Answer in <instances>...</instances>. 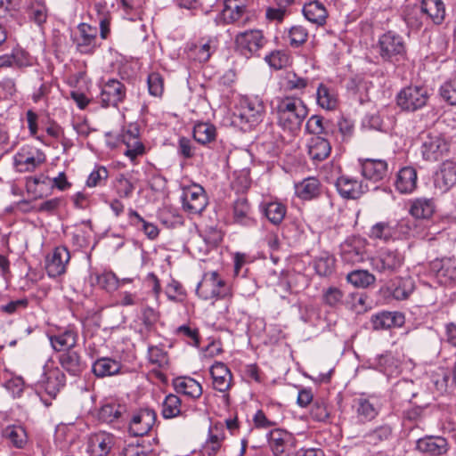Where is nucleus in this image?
<instances>
[{"label": "nucleus", "instance_id": "39448f33", "mask_svg": "<svg viewBox=\"0 0 456 456\" xmlns=\"http://www.w3.org/2000/svg\"><path fill=\"white\" fill-rule=\"evenodd\" d=\"M231 296V288L217 270L203 273L201 277V298L221 299Z\"/></svg>", "mask_w": 456, "mask_h": 456}, {"label": "nucleus", "instance_id": "2eb2a0df", "mask_svg": "<svg viewBox=\"0 0 456 456\" xmlns=\"http://www.w3.org/2000/svg\"><path fill=\"white\" fill-rule=\"evenodd\" d=\"M70 259L69 251L66 247H56L46 257L45 270L50 277H57L66 272V265Z\"/></svg>", "mask_w": 456, "mask_h": 456}, {"label": "nucleus", "instance_id": "6e6552de", "mask_svg": "<svg viewBox=\"0 0 456 456\" xmlns=\"http://www.w3.org/2000/svg\"><path fill=\"white\" fill-rule=\"evenodd\" d=\"M78 35L73 37L76 49L82 54L92 55L100 47L98 28L87 23H80L77 26Z\"/></svg>", "mask_w": 456, "mask_h": 456}, {"label": "nucleus", "instance_id": "4be33fe9", "mask_svg": "<svg viewBox=\"0 0 456 456\" xmlns=\"http://www.w3.org/2000/svg\"><path fill=\"white\" fill-rule=\"evenodd\" d=\"M405 322L404 314L401 312L382 311L370 318L372 329L375 330L402 327Z\"/></svg>", "mask_w": 456, "mask_h": 456}, {"label": "nucleus", "instance_id": "4468645a", "mask_svg": "<svg viewBox=\"0 0 456 456\" xmlns=\"http://www.w3.org/2000/svg\"><path fill=\"white\" fill-rule=\"evenodd\" d=\"M362 176L374 183L383 181L388 174V165L385 159H360Z\"/></svg>", "mask_w": 456, "mask_h": 456}, {"label": "nucleus", "instance_id": "4c0bfd02", "mask_svg": "<svg viewBox=\"0 0 456 456\" xmlns=\"http://www.w3.org/2000/svg\"><path fill=\"white\" fill-rule=\"evenodd\" d=\"M3 437L12 446L21 449L28 443V435L20 425H8L3 429Z\"/></svg>", "mask_w": 456, "mask_h": 456}, {"label": "nucleus", "instance_id": "c03bdc74", "mask_svg": "<svg viewBox=\"0 0 456 456\" xmlns=\"http://www.w3.org/2000/svg\"><path fill=\"white\" fill-rule=\"evenodd\" d=\"M435 211V203L431 199L420 198L415 200L411 206L410 213L415 218L428 219Z\"/></svg>", "mask_w": 456, "mask_h": 456}, {"label": "nucleus", "instance_id": "b1692460", "mask_svg": "<svg viewBox=\"0 0 456 456\" xmlns=\"http://www.w3.org/2000/svg\"><path fill=\"white\" fill-rule=\"evenodd\" d=\"M269 447L274 456H281L289 444L293 445L295 438L293 435L285 429L274 428L267 435Z\"/></svg>", "mask_w": 456, "mask_h": 456}, {"label": "nucleus", "instance_id": "72a5a7b5", "mask_svg": "<svg viewBox=\"0 0 456 456\" xmlns=\"http://www.w3.org/2000/svg\"><path fill=\"white\" fill-rule=\"evenodd\" d=\"M316 102L318 106L323 110H336L338 104V98L336 90L323 83H321L316 90Z\"/></svg>", "mask_w": 456, "mask_h": 456}, {"label": "nucleus", "instance_id": "de8ad7c7", "mask_svg": "<svg viewBox=\"0 0 456 456\" xmlns=\"http://www.w3.org/2000/svg\"><path fill=\"white\" fill-rule=\"evenodd\" d=\"M335 268V258L328 254L323 253L314 259V269L318 275L322 277L330 276Z\"/></svg>", "mask_w": 456, "mask_h": 456}, {"label": "nucleus", "instance_id": "774afa93", "mask_svg": "<svg viewBox=\"0 0 456 456\" xmlns=\"http://www.w3.org/2000/svg\"><path fill=\"white\" fill-rule=\"evenodd\" d=\"M149 93L153 96H161L164 91L163 78L160 74L152 72L147 78Z\"/></svg>", "mask_w": 456, "mask_h": 456}, {"label": "nucleus", "instance_id": "f3484780", "mask_svg": "<svg viewBox=\"0 0 456 456\" xmlns=\"http://www.w3.org/2000/svg\"><path fill=\"white\" fill-rule=\"evenodd\" d=\"M354 402L357 405V417L362 421H371L379 415L380 403L378 395L362 394Z\"/></svg>", "mask_w": 456, "mask_h": 456}, {"label": "nucleus", "instance_id": "e2e57ef3", "mask_svg": "<svg viewBox=\"0 0 456 456\" xmlns=\"http://www.w3.org/2000/svg\"><path fill=\"white\" fill-rule=\"evenodd\" d=\"M344 293L337 287H330L324 292L322 296L323 302L330 306L337 307L343 303Z\"/></svg>", "mask_w": 456, "mask_h": 456}, {"label": "nucleus", "instance_id": "3c124183", "mask_svg": "<svg viewBox=\"0 0 456 456\" xmlns=\"http://www.w3.org/2000/svg\"><path fill=\"white\" fill-rule=\"evenodd\" d=\"M181 400L173 394L166 396L162 403L161 414L164 419H172L178 416L181 412Z\"/></svg>", "mask_w": 456, "mask_h": 456}, {"label": "nucleus", "instance_id": "473e14b6", "mask_svg": "<svg viewBox=\"0 0 456 456\" xmlns=\"http://www.w3.org/2000/svg\"><path fill=\"white\" fill-rule=\"evenodd\" d=\"M331 151L330 142L322 136L312 137L308 143V154L315 162L326 159Z\"/></svg>", "mask_w": 456, "mask_h": 456}, {"label": "nucleus", "instance_id": "0eeeda50", "mask_svg": "<svg viewBox=\"0 0 456 456\" xmlns=\"http://www.w3.org/2000/svg\"><path fill=\"white\" fill-rule=\"evenodd\" d=\"M420 151L424 160L438 161L449 151V142L444 134L429 132L422 137Z\"/></svg>", "mask_w": 456, "mask_h": 456}, {"label": "nucleus", "instance_id": "e433bc0d", "mask_svg": "<svg viewBox=\"0 0 456 456\" xmlns=\"http://www.w3.org/2000/svg\"><path fill=\"white\" fill-rule=\"evenodd\" d=\"M121 366L120 362L115 359L110 357H102L93 363L92 371L96 377L104 378L118 374Z\"/></svg>", "mask_w": 456, "mask_h": 456}, {"label": "nucleus", "instance_id": "412c9836", "mask_svg": "<svg viewBox=\"0 0 456 456\" xmlns=\"http://www.w3.org/2000/svg\"><path fill=\"white\" fill-rule=\"evenodd\" d=\"M416 449L428 456H441L449 450L447 440L439 436H426L416 442Z\"/></svg>", "mask_w": 456, "mask_h": 456}, {"label": "nucleus", "instance_id": "680f3d73", "mask_svg": "<svg viewBox=\"0 0 456 456\" xmlns=\"http://www.w3.org/2000/svg\"><path fill=\"white\" fill-rule=\"evenodd\" d=\"M28 16L37 25L44 24L47 20V8L45 4L41 2L32 3L29 7Z\"/></svg>", "mask_w": 456, "mask_h": 456}, {"label": "nucleus", "instance_id": "bb28decb", "mask_svg": "<svg viewBox=\"0 0 456 456\" xmlns=\"http://www.w3.org/2000/svg\"><path fill=\"white\" fill-rule=\"evenodd\" d=\"M251 207L246 197H238L232 203L233 223L242 226H252L256 220L250 216Z\"/></svg>", "mask_w": 456, "mask_h": 456}, {"label": "nucleus", "instance_id": "a18cd8bd", "mask_svg": "<svg viewBox=\"0 0 456 456\" xmlns=\"http://www.w3.org/2000/svg\"><path fill=\"white\" fill-rule=\"evenodd\" d=\"M210 219V225H209V232L205 236L204 240L206 244L210 246L212 248V250L215 254V256H212V259L217 258V261L219 260V253L217 249L216 248L218 243L222 240L223 236L220 230L216 229L215 224L217 222V213L216 210L213 212V216L209 217Z\"/></svg>", "mask_w": 456, "mask_h": 456}, {"label": "nucleus", "instance_id": "2f4dec72", "mask_svg": "<svg viewBox=\"0 0 456 456\" xmlns=\"http://www.w3.org/2000/svg\"><path fill=\"white\" fill-rule=\"evenodd\" d=\"M302 12L308 21L317 26L326 24L329 15L324 4L316 0L305 3L303 6Z\"/></svg>", "mask_w": 456, "mask_h": 456}, {"label": "nucleus", "instance_id": "69168bd1", "mask_svg": "<svg viewBox=\"0 0 456 456\" xmlns=\"http://www.w3.org/2000/svg\"><path fill=\"white\" fill-rule=\"evenodd\" d=\"M309 84V79L306 77H299L295 72H289L286 77V89L289 91H300L303 92L304 89Z\"/></svg>", "mask_w": 456, "mask_h": 456}, {"label": "nucleus", "instance_id": "0e129e2a", "mask_svg": "<svg viewBox=\"0 0 456 456\" xmlns=\"http://www.w3.org/2000/svg\"><path fill=\"white\" fill-rule=\"evenodd\" d=\"M121 408L122 407L120 405H103L99 411L98 418L103 422L111 423L121 416Z\"/></svg>", "mask_w": 456, "mask_h": 456}, {"label": "nucleus", "instance_id": "f8f14e48", "mask_svg": "<svg viewBox=\"0 0 456 456\" xmlns=\"http://www.w3.org/2000/svg\"><path fill=\"white\" fill-rule=\"evenodd\" d=\"M157 419L156 412L149 408L141 409L134 414L129 424V432L134 436H142L149 433Z\"/></svg>", "mask_w": 456, "mask_h": 456}, {"label": "nucleus", "instance_id": "393cba45", "mask_svg": "<svg viewBox=\"0 0 456 456\" xmlns=\"http://www.w3.org/2000/svg\"><path fill=\"white\" fill-rule=\"evenodd\" d=\"M335 185L338 194L346 200H357L364 193L362 183L347 175L338 177Z\"/></svg>", "mask_w": 456, "mask_h": 456}, {"label": "nucleus", "instance_id": "79ce46f5", "mask_svg": "<svg viewBox=\"0 0 456 456\" xmlns=\"http://www.w3.org/2000/svg\"><path fill=\"white\" fill-rule=\"evenodd\" d=\"M174 387L177 393L192 398L200 396V383L191 377H178L175 379Z\"/></svg>", "mask_w": 456, "mask_h": 456}, {"label": "nucleus", "instance_id": "7c9ffc66", "mask_svg": "<svg viewBox=\"0 0 456 456\" xmlns=\"http://www.w3.org/2000/svg\"><path fill=\"white\" fill-rule=\"evenodd\" d=\"M295 190L298 198L304 200H311L321 195L322 183L316 177L309 176L296 183Z\"/></svg>", "mask_w": 456, "mask_h": 456}, {"label": "nucleus", "instance_id": "5fc2aeb1", "mask_svg": "<svg viewBox=\"0 0 456 456\" xmlns=\"http://www.w3.org/2000/svg\"><path fill=\"white\" fill-rule=\"evenodd\" d=\"M305 131L315 136H320L321 134L328 135L330 133L327 122H325L323 118L320 115H313L307 119Z\"/></svg>", "mask_w": 456, "mask_h": 456}, {"label": "nucleus", "instance_id": "a878e982", "mask_svg": "<svg viewBox=\"0 0 456 456\" xmlns=\"http://www.w3.org/2000/svg\"><path fill=\"white\" fill-rule=\"evenodd\" d=\"M212 378L213 387L220 392H225L231 387L232 374L228 367L221 362H216L208 367Z\"/></svg>", "mask_w": 456, "mask_h": 456}, {"label": "nucleus", "instance_id": "1a4fd4ad", "mask_svg": "<svg viewBox=\"0 0 456 456\" xmlns=\"http://www.w3.org/2000/svg\"><path fill=\"white\" fill-rule=\"evenodd\" d=\"M403 263V255L397 250L390 249L381 251L379 256L372 257L370 260L373 270L387 274L395 273Z\"/></svg>", "mask_w": 456, "mask_h": 456}, {"label": "nucleus", "instance_id": "ddd939ff", "mask_svg": "<svg viewBox=\"0 0 456 456\" xmlns=\"http://www.w3.org/2000/svg\"><path fill=\"white\" fill-rule=\"evenodd\" d=\"M126 89L124 84L117 79L108 80L102 87L100 95L103 107L118 106L126 98Z\"/></svg>", "mask_w": 456, "mask_h": 456}, {"label": "nucleus", "instance_id": "c9c22d12", "mask_svg": "<svg viewBox=\"0 0 456 456\" xmlns=\"http://www.w3.org/2000/svg\"><path fill=\"white\" fill-rule=\"evenodd\" d=\"M393 436V428L390 424L384 423L370 429L363 435L364 442L372 446L389 441Z\"/></svg>", "mask_w": 456, "mask_h": 456}, {"label": "nucleus", "instance_id": "423d86ee", "mask_svg": "<svg viewBox=\"0 0 456 456\" xmlns=\"http://www.w3.org/2000/svg\"><path fill=\"white\" fill-rule=\"evenodd\" d=\"M267 43L260 29H249L240 32L235 37V48L241 55L251 58L258 55L257 53Z\"/></svg>", "mask_w": 456, "mask_h": 456}, {"label": "nucleus", "instance_id": "a19ab883", "mask_svg": "<svg viewBox=\"0 0 456 456\" xmlns=\"http://www.w3.org/2000/svg\"><path fill=\"white\" fill-rule=\"evenodd\" d=\"M260 210L271 224L279 225L286 216L287 208L281 202L271 201L262 203L260 205Z\"/></svg>", "mask_w": 456, "mask_h": 456}, {"label": "nucleus", "instance_id": "c756f323", "mask_svg": "<svg viewBox=\"0 0 456 456\" xmlns=\"http://www.w3.org/2000/svg\"><path fill=\"white\" fill-rule=\"evenodd\" d=\"M61 366L70 375L78 376L86 369V363L81 355L70 349L67 350L59 356Z\"/></svg>", "mask_w": 456, "mask_h": 456}, {"label": "nucleus", "instance_id": "ea45409f", "mask_svg": "<svg viewBox=\"0 0 456 456\" xmlns=\"http://www.w3.org/2000/svg\"><path fill=\"white\" fill-rule=\"evenodd\" d=\"M28 65V53L20 48H14L11 53L0 55V69L22 68Z\"/></svg>", "mask_w": 456, "mask_h": 456}, {"label": "nucleus", "instance_id": "6e6d98bb", "mask_svg": "<svg viewBox=\"0 0 456 456\" xmlns=\"http://www.w3.org/2000/svg\"><path fill=\"white\" fill-rule=\"evenodd\" d=\"M404 21L411 29H420L423 27L424 21L426 20L419 12V4L406 9L404 12Z\"/></svg>", "mask_w": 456, "mask_h": 456}, {"label": "nucleus", "instance_id": "5701e85b", "mask_svg": "<svg viewBox=\"0 0 456 456\" xmlns=\"http://www.w3.org/2000/svg\"><path fill=\"white\" fill-rule=\"evenodd\" d=\"M456 184V162L446 160L443 162L435 175V186L442 193L448 191Z\"/></svg>", "mask_w": 456, "mask_h": 456}, {"label": "nucleus", "instance_id": "864d4df0", "mask_svg": "<svg viewBox=\"0 0 456 456\" xmlns=\"http://www.w3.org/2000/svg\"><path fill=\"white\" fill-rule=\"evenodd\" d=\"M288 38L292 48H298L307 41L308 30L302 25H294L288 30Z\"/></svg>", "mask_w": 456, "mask_h": 456}, {"label": "nucleus", "instance_id": "4d7b16f0", "mask_svg": "<svg viewBox=\"0 0 456 456\" xmlns=\"http://www.w3.org/2000/svg\"><path fill=\"white\" fill-rule=\"evenodd\" d=\"M199 196L198 191H192L191 190L183 191L182 196L183 208L189 215L194 216L200 214L198 205Z\"/></svg>", "mask_w": 456, "mask_h": 456}, {"label": "nucleus", "instance_id": "9d476101", "mask_svg": "<svg viewBox=\"0 0 456 456\" xmlns=\"http://www.w3.org/2000/svg\"><path fill=\"white\" fill-rule=\"evenodd\" d=\"M340 256L346 264L362 263L366 256L365 240L360 237L348 238L340 245Z\"/></svg>", "mask_w": 456, "mask_h": 456}, {"label": "nucleus", "instance_id": "c85d7f7f", "mask_svg": "<svg viewBox=\"0 0 456 456\" xmlns=\"http://www.w3.org/2000/svg\"><path fill=\"white\" fill-rule=\"evenodd\" d=\"M418 175L417 171L412 167H404L401 168L395 182V189L403 194L412 192L417 187Z\"/></svg>", "mask_w": 456, "mask_h": 456}, {"label": "nucleus", "instance_id": "052dcab7", "mask_svg": "<svg viewBox=\"0 0 456 456\" xmlns=\"http://www.w3.org/2000/svg\"><path fill=\"white\" fill-rule=\"evenodd\" d=\"M439 95L449 105H456V79L445 81L439 88Z\"/></svg>", "mask_w": 456, "mask_h": 456}, {"label": "nucleus", "instance_id": "603ef678", "mask_svg": "<svg viewBox=\"0 0 456 456\" xmlns=\"http://www.w3.org/2000/svg\"><path fill=\"white\" fill-rule=\"evenodd\" d=\"M264 59L268 65L275 70L287 67L290 61L289 53L282 50L272 51L269 54L265 55Z\"/></svg>", "mask_w": 456, "mask_h": 456}, {"label": "nucleus", "instance_id": "6ab92c4d", "mask_svg": "<svg viewBox=\"0 0 456 456\" xmlns=\"http://www.w3.org/2000/svg\"><path fill=\"white\" fill-rule=\"evenodd\" d=\"M221 15L225 23L244 25L248 20L246 0H225Z\"/></svg>", "mask_w": 456, "mask_h": 456}, {"label": "nucleus", "instance_id": "aec40b11", "mask_svg": "<svg viewBox=\"0 0 456 456\" xmlns=\"http://www.w3.org/2000/svg\"><path fill=\"white\" fill-rule=\"evenodd\" d=\"M431 269L436 272V279L440 284L448 286L456 281V258L436 259L432 262Z\"/></svg>", "mask_w": 456, "mask_h": 456}, {"label": "nucleus", "instance_id": "9b49d317", "mask_svg": "<svg viewBox=\"0 0 456 456\" xmlns=\"http://www.w3.org/2000/svg\"><path fill=\"white\" fill-rule=\"evenodd\" d=\"M45 161V153L38 149L21 148L14 156V166L19 172H32Z\"/></svg>", "mask_w": 456, "mask_h": 456}, {"label": "nucleus", "instance_id": "37998d69", "mask_svg": "<svg viewBox=\"0 0 456 456\" xmlns=\"http://www.w3.org/2000/svg\"><path fill=\"white\" fill-rule=\"evenodd\" d=\"M368 236L372 240H379L384 242L394 240V222L382 221L373 224Z\"/></svg>", "mask_w": 456, "mask_h": 456}, {"label": "nucleus", "instance_id": "f704fd0d", "mask_svg": "<svg viewBox=\"0 0 456 456\" xmlns=\"http://www.w3.org/2000/svg\"><path fill=\"white\" fill-rule=\"evenodd\" d=\"M224 439V426L216 422L208 428V438L203 445L208 455H215L221 448Z\"/></svg>", "mask_w": 456, "mask_h": 456}, {"label": "nucleus", "instance_id": "338daca9", "mask_svg": "<svg viewBox=\"0 0 456 456\" xmlns=\"http://www.w3.org/2000/svg\"><path fill=\"white\" fill-rule=\"evenodd\" d=\"M109 176V172L105 167L100 166L97 167L94 170L91 172L87 180L86 186L88 187H96L101 186L107 180Z\"/></svg>", "mask_w": 456, "mask_h": 456}, {"label": "nucleus", "instance_id": "cd10ccee", "mask_svg": "<svg viewBox=\"0 0 456 456\" xmlns=\"http://www.w3.org/2000/svg\"><path fill=\"white\" fill-rule=\"evenodd\" d=\"M114 445V436L106 432H99L90 436L88 450L95 456H107Z\"/></svg>", "mask_w": 456, "mask_h": 456}, {"label": "nucleus", "instance_id": "49530a36", "mask_svg": "<svg viewBox=\"0 0 456 456\" xmlns=\"http://www.w3.org/2000/svg\"><path fill=\"white\" fill-rule=\"evenodd\" d=\"M416 227L415 220L402 219L394 223V240L413 237L415 235Z\"/></svg>", "mask_w": 456, "mask_h": 456}, {"label": "nucleus", "instance_id": "7ed1b4c3", "mask_svg": "<svg viewBox=\"0 0 456 456\" xmlns=\"http://www.w3.org/2000/svg\"><path fill=\"white\" fill-rule=\"evenodd\" d=\"M265 106L258 96H243L240 100L238 113H234V121L244 130L255 127L264 119Z\"/></svg>", "mask_w": 456, "mask_h": 456}, {"label": "nucleus", "instance_id": "13d9d810", "mask_svg": "<svg viewBox=\"0 0 456 456\" xmlns=\"http://www.w3.org/2000/svg\"><path fill=\"white\" fill-rule=\"evenodd\" d=\"M42 382L45 383L46 389L53 387L59 390L61 387L65 385V376L59 369H54L49 373H44Z\"/></svg>", "mask_w": 456, "mask_h": 456}, {"label": "nucleus", "instance_id": "20e7f679", "mask_svg": "<svg viewBox=\"0 0 456 456\" xmlns=\"http://www.w3.org/2000/svg\"><path fill=\"white\" fill-rule=\"evenodd\" d=\"M429 99L428 88L422 86H409L396 95V104L403 111L415 112L424 106Z\"/></svg>", "mask_w": 456, "mask_h": 456}, {"label": "nucleus", "instance_id": "58836bf2", "mask_svg": "<svg viewBox=\"0 0 456 456\" xmlns=\"http://www.w3.org/2000/svg\"><path fill=\"white\" fill-rule=\"evenodd\" d=\"M123 142L126 146L124 154L131 160H134L138 156L144 153V145L138 139V131L128 130L123 134Z\"/></svg>", "mask_w": 456, "mask_h": 456}, {"label": "nucleus", "instance_id": "dca6fc26", "mask_svg": "<svg viewBox=\"0 0 456 456\" xmlns=\"http://www.w3.org/2000/svg\"><path fill=\"white\" fill-rule=\"evenodd\" d=\"M419 12L426 22L436 26L442 25L446 17V7L443 0H420Z\"/></svg>", "mask_w": 456, "mask_h": 456}, {"label": "nucleus", "instance_id": "09e8293b", "mask_svg": "<svg viewBox=\"0 0 456 456\" xmlns=\"http://www.w3.org/2000/svg\"><path fill=\"white\" fill-rule=\"evenodd\" d=\"M376 368L385 373L391 375L398 369V361L391 353L378 355L374 359Z\"/></svg>", "mask_w": 456, "mask_h": 456}, {"label": "nucleus", "instance_id": "8fccbe9b", "mask_svg": "<svg viewBox=\"0 0 456 456\" xmlns=\"http://www.w3.org/2000/svg\"><path fill=\"white\" fill-rule=\"evenodd\" d=\"M348 282L355 287L366 288L375 282V277L366 270H354L346 276Z\"/></svg>", "mask_w": 456, "mask_h": 456}, {"label": "nucleus", "instance_id": "bf43d9fd", "mask_svg": "<svg viewBox=\"0 0 456 456\" xmlns=\"http://www.w3.org/2000/svg\"><path fill=\"white\" fill-rule=\"evenodd\" d=\"M94 279L97 285L107 291H114L118 287V280L111 272L95 274Z\"/></svg>", "mask_w": 456, "mask_h": 456}, {"label": "nucleus", "instance_id": "f03ea898", "mask_svg": "<svg viewBox=\"0 0 456 456\" xmlns=\"http://www.w3.org/2000/svg\"><path fill=\"white\" fill-rule=\"evenodd\" d=\"M374 50L385 63L399 66L408 60L407 45L403 37L393 30L379 37Z\"/></svg>", "mask_w": 456, "mask_h": 456}, {"label": "nucleus", "instance_id": "f257e3e1", "mask_svg": "<svg viewBox=\"0 0 456 456\" xmlns=\"http://www.w3.org/2000/svg\"><path fill=\"white\" fill-rule=\"evenodd\" d=\"M273 111L277 116V124L283 131L297 134L308 115V108L300 97L281 96L275 99Z\"/></svg>", "mask_w": 456, "mask_h": 456}, {"label": "nucleus", "instance_id": "a211bd4d", "mask_svg": "<svg viewBox=\"0 0 456 456\" xmlns=\"http://www.w3.org/2000/svg\"><path fill=\"white\" fill-rule=\"evenodd\" d=\"M51 346L56 352L67 351L74 348L77 343V330L71 325L60 329L56 334L48 335Z\"/></svg>", "mask_w": 456, "mask_h": 456}]
</instances>
